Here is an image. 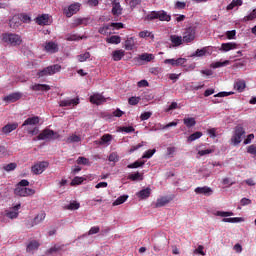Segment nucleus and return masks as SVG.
I'll return each instance as SVG.
<instances>
[{
  "label": "nucleus",
  "mask_w": 256,
  "mask_h": 256,
  "mask_svg": "<svg viewBox=\"0 0 256 256\" xmlns=\"http://www.w3.org/2000/svg\"><path fill=\"white\" fill-rule=\"evenodd\" d=\"M0 39L3 43L12 45V47H17L18 45H21L22 42L21 37L15 33H3L1 34Z\"/></svg>",
  "instance_id": "obj_1"
},
{
  "label": "nucleus",
  "mask_w": 256,
  "mask_h": 256,
  "mask_svg": "<svg viewBox=\"0 0 256 256\" xmlns=\"http://www.w3.org/2000/svg\"><path fill=\"white\" fill-rule=\"evenodd\" d=\"M61 135L51 129H44L38 136V141H55V139H59Z\"/></svg>",
  "instance_id": "obj_2"
},
{
  "label": "nucleus",
  "mask_w": 256,
  "mask_h": 256,
  "mask_svg": "<svg viewBox=\"0 0 256 256\" xmlns=\"http://www.w3.org/2000/svg\"><path fill=\"white\" fill-rule=\"evenodd\" d=\"M197 35V30L195 27H188L182 33L183 43H193Z\"/></svg>",
  "instance_id": "obj_3"
},
{
  "label": "nucleus",
  "mask_w": 256,
  "mask_h": 256,
  "mask_svg": "<svg viewBox=\"0 0 256 256\" xmlns=\"http://www.w3.org/2000/svg\"><path fill=\"white\" fill-rule=\"evenodd\" d=\"M35 193V189L28 187H16L14 189V195H17V197H33Z\"/></svg>",
  "instance_id": "obj_4"
},
{
  "label": "nucleus",
  "mask_w": 256,
  "mask_h": 256,
  "mask_svg": "<svg viewBox=\"0 0 256 256\" xmlns=\"http://www.w3.org/2000/svg\"><path fill=\"white\" fill-rule=\"evenodd\" d=\"M244 135H245V129L243 128V126H236L234 130V135L231 138V142L233 143V145H239Z\"/></svg>",
  "instance_id": "obj_5"
},
{
  "label": "nucleus",
  "mask_w": 256,
  "mask_h": 256,
  "mask_svg": "<svg viewBox=\"0 0 256 256\" xmlns=\"http://www.w3.org/2000/svg\"><path fill=\"white\" fill-rule=\"evenodd\" d=\"M48 167H49V162L42 161L34 164L31 167V171L32 173H34V175H41V173H43V171H45V169H47Z\"/></svg>",
  "instance_id": "obj_6"
},
{
  "label": "nucleus",
  "mask_w": 256,
  "mask_h": 256,
  "mask_svg": "<svg viewBox=\"0 0 256 256\" xmlns=\"http://www.w3.org/2000/svg\"><path fill=\"white\" fill-rule=\"evenodd\" d=\"M13 210H6L5 217L8 219H17L19 217V209H21V204H17L12 208Z\"/></svg>",
  "instance_id": "obj_7"
},
{
  "label": "nucleus",
  "mask_w": 256,
  "mask_h": 256,
  "mask_svg": "<svg viewBox=\"0 0 256 256\" xmlns=\"http://www.w3.org/2000/svg\"><path fill=\"white\" fill-rule=\"evenodd\" d=\"M79 9H80L79 4H77V3L72 4L68 8L64 9V15L68 18L73 17V15H75V13H77L79 11Z\"/></svg>",
  "instance_id": "obj_8"
},
{
  "label": "nucleus",
  "mask_w": 256,
  "mask_h": 256,
  "mask_svg": "<svg viewBox=\"0 0 256 256\" xmlns=\"http://www.w3.org/2000/svg\"><path fill=\"white\" fill-rule=\"evenodd\" d=\"M194 191L196 195H205L206 197L213 194V189L209 186L197 187Z\"/></svg>",
  "instance_id": "obj_9"
},
{
  "label": "nucleus",
  "mask_w": 256,
  "mask_h": 256,
  "mask_svg": "<svg viewBox=\"0 0 256 256\" xmlns=\"http://www.w3.org/2000/svg\"><path fill=\"white\" fill-rule=\"evenodd\" d=\"M187 59L178 58V59H166L164 60L165 65H172V67H180V65H185Z\"/></svg>",
  "instance_id": "obj_10"
},
{
  "label": "nucleus",
  "mask_w": 256,
  "mask_h": 256,
  "mask_svg": "<svg viewBox=\"0 0 256 256\" xmlns=\"http://www.w3.org/2000/svg\"><path fill=\"white\" fill-rule=\"evenodd\" d=\"M60 107H76V105H79V97L74 98V99H65L61 100L59 102Z\"/></svg>",
  "instance_id": "obj_11"
},
{
  "label": "nucleus",
  "mask_w": 256,
  "mask_h": 256,
  "mask_svg": "<svg viewBox=\"0 0 256 256\" xmlns=\"http://www.w3.org/2000/svg\"><path fill=\"white\" fill-rule=\"evenodd\" d=\"M22 94L19 92H15V93H11L7 96H5L3 98V101H5V103H15L17 101H19V99H21Z\"/></svg>",
  "instance_id": "obj_12"
},
{
  "label": "nucleus",
  "mask_w": 256,
  "mask_h": 256,
  "mask_svg": "<svg viewBox=\"0 0 256 256\" xmlns=\"http://www.w3.org/2000/svg\"><path fill=\"white\" fill-rule=\"evenodd\" d=\"M91 23L90 17H84V18H75L73 21V27H79V25H84V27H87Z\"/></svg>",
  "instance_id": "obj_13"
},
{
  "label": "nucleus",
  "mask_w": 256,
  "mask_h": 256,
  "mask_svg": "<svg viewBox=\"0 0 256 256\" xmlns=\"http://www.w3.org/2000/svg\"><path fill=\"white\" fill-rule=\"evenodd\" d=\"M39 121V116L29 117L23 122L22 127H34V125H39Z\"/></svg>",
  "instance_id": "obj_14"
},
{
  "label": "nucleus",
  "mask_w": 256,
  "mask_h": 256,
  "mask_svg": "<svg viewBox=\"0 0 256 256\" xmlns=\"http://www.w3.org/2000/svg\"><path fill=\"white\" fill-rule=\"evenodd\" d=\"M105 101V97H103L101 94H94L90 96V103H93V105H103Z\"/></svg>",
  "instance_id": "obj_15"
},
{
  "label": "nucleus",
  "mask_w": 256,
  "mask_h": 256,
  "mask_svg": "<svg viewBox=\"0 0 256 256\" xmlns=\"http://www.w3.org/2000/svg\"><path fill=\"white\" fill-rule=\"evenodd\" d=\"M19 127V123L14 122V123H8L4 127H2V133L4 135H9V133H12V131H15Z\"/></svg>",
  "instance_id": "obj_16"
},
{
  "label": "nucleus",
  "mask_w": 256,
  "mask_h": 256,
  "mask_svg": "<svg viewBox=\"0 0 256 256\" xmlns=\"http://www.w3.org/2000/svg\"><path fill=\"white\" fill-rule=\"evenodd\" d=\"M44 49L47 53H57L59 51L57 43L53 41L46 42V44L44 45Z\"/></svg>",
  "instance_id": "obj_17"
},
{
  "label": "nucleus",
  "mask_w": 256,
  "mask_h": 256,
  "mask_svg": "<svg viewBox=\"0 0 256 256\" xmlns=\"http://www.w3.org/2000/svg\"><path fill=\"white\" fill-rule=\"evenodd\" d=\"M237 47H239V45L234 42L222 43L220 51L227 53V51H233V49H237Z\"/></svg>",
  "instance_id": "obj_18"
},
{
  "label": "nucleus",
  "mask_w": 256,
  "mask_h": 256,
  "mask_svg": "<svg viewBox=\"0 0 256 256\" xmlns=\"http://www.w3.org/2000/svg\"><path fill=\"white\" fill-rule=\"evenodd\" d=\"M171 198L167 197V196H163L161 198H158L156 203H155V207L159 208V207H165V205L171 203Z\"/></svg>",
  "instance_id": "obj_19"
},
{
  "label": "nucleus",
  "mask_w": 256,
  "mask_h": 256,
  "mask_svg": "<svg viewBox=\"0 0 256 256\" xmlns=\"http://www.w3.org/2000/svg\"><path fill=\"white\" fill-rule=\"evenodd\" d=\"M45 217H47V214L43 211L37 214V216H35V218L33 219L31 227H35V225H39V223H43V221H45Z\"/></svg>",
  "instance_id": "obj_20"
},
{
  "label": "nucleus",
  "mask_w": 256,
  "mask_h": 256,
  "mask_svg": "<svg viewBox=\"0 0 256 256\" xmlns=\"http://www.w3.org/2000/svg\"><path fill=\"white\" fill-rule=\"evenodd\" d=\"M246 87H247V83L245 82V80H237L234 83V89H236V91H238V93H243V91H245Z\"/></svg>",
  "instance_id": "obj_21"
},
{
  "label": "nucleus",
  "mask_w": 256,
  "mask_h": 256,
  "mask_svg": "<svg viewBox=\"0 0 256 256\" xmlns=\"http://www.w3.org/2000/svg\"><path fill=\"white\" fill-rule=\"evenodd\" d=\"M170 41L173 45V47H180V45H183V37L178 35H171Z\"/></svg>",
  "instance_id": "obj_22"
},
{
  "label": "nucleus",
  "mask_w": 256,
  "mask_h": 256,
  "mask_svg": "<svg viewBox=\"0 0 256 256\" xmlns=\"http://www.w3.org/2000/svg\"><path fill=\"white\" fill-rule=\"evenodd\" d=\"M37 25H49V14H42L36 18Z\"/></svg>",
  "instance_id": "obj_23"
},
{
  "label": "nucleus",
  "mask_w": 256,
  "mask_h": 256,
  "mask_svg": "<svg viewBox=\"0 0 256 256\" xmlns=\"http://www.w3.org/2000/svg\"><path fill=\"white\" fill-rule=\"evenodd\" d=\"M32 91H50L51 86L47 84H34L31 86Z\"/></svg>",
  "instance_id": "obj_24"
},
{
  "label": "nucleus",
  "mask_w": 256,
  "mask_h": 256,
  "mask_svg": "<svg viewBox=\"0 0 256 256\" xmlns=\"http://www.w3.org/2000/svg\"><path fill=\"white\" fill-rule=\"evenodd\" d=\"M136 195L139 199H148V197H151V188L147 187L139 191Z\"/></svg>",
  "instance_id": "obj_25"
},
{
  "label": "nucleus",
  "mask_w": 256,
  "mask_h": 256,
  "mask_svg": "<svg viewBox=\"0 0 256 256\" xmlns=\"http://www.w3.org/2000/svg\"><path fill=\"white\" fill-rule=\"evenodd\" d=\"M125 57L124 50H115L112 52V59L113 61H121Z\"/></svg>",
  "instance_id": "obj_26"
},
{
  "label": "nucleus",
  "mask_w": 256,
  "mask_h": 256,
  "mask_svg": "<svg viewBox=\"0 0 256 256\" xmlns=\"http://www.w3.org/2000/svg\"><path fill=\"white\" fill-rule=\"evenodd\" d=\"M20 25H21V19L19 18V16H14L9 21L10 29H17V27H19Z\"/></svg>",
  "instance_id": "obj_27"
},
{
  "label": "nucleus",
  "mask_w": 256,
  "mask_h": 256,
  "mask_svg": "<svg viewBox=\"0 0 256 256\" xmlns=\"http://www.w3.org/2000/svg\"><path fill=\"white\" fill-rule=\"evenodd\" d=\"M37 249H39V243L37 240H32L28 243L26 251L31 253V251H37Z\"/></svg>",
  "instance_id": "obj_28"
},
{
  "label": "nucleus",
  "mask_w": 256,
  "mask_h": 256,
  "mask_svg": "<svg viewBox=\"0 0 256 256\" xmlns=\"http://www.w3.org/2000/svg\"><path fill=\"white\" fill-rule=\"evenodd\" d=\"M106 43H109L110 45H119V43H121V36L113 35L106 38Z\"/></svg>",
  "instance_id": "obj_29"
},
{
  "label": "nucleus",
  "mask_w": 256,
  "mask_h": 256,
  "mask_svg": "<svg viewBox=\"0 0 256 256\" xmlns=\"http://www.w3.org/2000/svg\"><path fill=\"white\" fill-rule=\"evenodd\" d=\"M111 141H113V136L111 134H104L100 138L99 145H107V144L111 143Z\"/></svg>",
  "instance_id": "obj_30"
},
{
  "label": "nucleus",
  "mask_w": 256,
  "mask_h": 256,
  "mask_svg": "<svg viewBox=\"0 0 256 256\" xmlns=\"http://www.w3.org/2000/svg\"><path fill=\"white\" fill-rule=\"evenodd\" d=\"M158 19L159 21H171V15L167 14L164 10L158 11Z\"/></svg>",
  "instance_id": "obj_31"
},
{
  "label": "nucleus",
  "mask_w": 256,
  "mask_h": 256,
  "mask_svg": "<svg viewBox=\"0 0 256 256\" xmlns=\"http://www.w3.org/2000/svg\"><path fill=\"white\" fill-rule=\"evenodd\" d=\"M183 123L184 125H186L188 129H191V127H195V125H197V121L195 120V118H189V117L184 118Z\"/></svg>",
  "instance_id": "obj_32"
},
{
  "label": "nucleus",
  "mask_w": 256,
  "mask_h": 256,
  "mask_svg": "<svg viewBox=\"0 0 256 256\" xmlns=\"http://www.w3.org/2000/svg\"><path fill=\"white\" fill-rule=\"evenodd\" d=\"M127 199H129V195H122L120 197H118L114 202H113V207H117V205H123V203H125V201H127Z\"/></svg>",
  "instance_id": "obj_33"
},
{
  "label": "nucleus",
  "mask_w": 256,
  "mask_h": 256,
  "mask_svg": "<svg viewBox=\"0 0 256 256\" xmlns=\"http://www.w3.org/2000/svg\"><path fill=\"white\" fill-rule=\"evenodd\" d=\"M79 207H81V204H79V202L72 201V202H70V204L65 206V209H67L68 211H77V209H79Z\"/></svg>",
  "instance_id": "obj_34"
},
{
  "label": "nucleus",
  "mask_w": 256,
  "mask_h": 256,
  "mask_svg": "<svg viewBox=\"0 0 256 256\" xmlns=\"http://www.w3.org/2000/svg\"><path fill=\"white\" fill-rule=\"evenodd\" d=\"M123 9L121 8V4H119V2H116L113 4V7H112V15H121Z\"/></svg>",
  "instance_id": "obj_35"
},
{
  "label": "nucleus",
  "mask_w": 256,
  "mask_h": 256,
  "mask_svg": "<svg viewBox=\"0 0 256 256\" xmlns=\"http://www.w3.org/2000/svg\"><path fill=\"white\" fill-rule=\"evenodd\" d=\"M243 5V0H233L228 6L227 11L235 9V7H241Z\"/></svg>",
  "instance_id": "obj_36"
},
{
  "label": "nucleus",
  "mask_w": 256,
  "mask_h": 256,
  "mask_svg": "<svg viewBox=\"0 0 256 256\" xmlns=\"http://www.w3.org/2000/svg\"><path fill=\"white\" fill-rule=\"evenodd\" d=\"M49 75H55V73H59L61 71V65L54 64L52 66H48Z\"/></svg>",
  "instance_id": "obj_37"
},
{
  "label": "nucleus",
  "mask_w": 256,
  "mask_h": 256,
  "mask_svg": "<svg viewBox=\"0 0 256 256\" xmlns=\"http://www.w3.org/2000/svg\"><path fill=\"white\" fill-rule=\"evenodd\" d=\"M128 179H130V181H143V174L136 172L134 174H130Z\"/></svg>",
  "instance_id": "obj_38"
},
{
  "label": "nucleus",
  "mask_w": 256,
  "mask_h": 256,
  "mask_svg": "<svg viewBox=\"0 0 256 256\" xmlns=\"http://www.w3.org/2000/svg\"><path fill=\"white\" fill-rule=\"evenodd\" d=\"M201 137H203V132L197 131L188 137V141L189 142L197 141V139H201Z\"/></svg>",
  "instance_id": "obj_39"
},
{
  "label": "nucleus",
  "mask_w": 256,
  "mask_h": 256,
  "mask_svg": "<svg viewBox=\"0 0 256 256\" xmlns=\"http://www.w3.org/2000/svg\"><path fill=\"white\" fill-rule=\"evenodd\" d=\"M145 165V161L137 160L132 164H129L128 169H139V167H143Z\"/></svg>",
  "instance_id": "obj_40"
},
{
  "label": "nucleus",
  "mask_w": 256,
  "mask_h": 256,
  "mask_svg": "<svg viewBox=\"0 0 256 256\" xmlns=\"http://www.w3.org/2000/svg\"><path fill=\"white\" fill-rule=\"evenodd\" d=\"M133 47H135V43H133V38L127 39L124 44V48L126 51H133Z\"/></svg>",
  "instance_id": "obj_41"
},
{
  "label": "nucleus",
  "mask_w": 256,
  "mask_h": 256,
  "mask_svg": "<svg viewBox=\"0 0 256 256\" xmlns=\"http://www.w3.org/2000/svg\"><path fill=\"white\" fill-rule=\"evenodd\" d=\"M254 19H256V9L252 10V12L245 16L242 21L243 23H247V21H253Z\"/></svg>",
  "instance_id": "obj_42"
},
{
  "label": "nucleus",
  "mask_w": 256,
  "mask_h": 256,
  "mask_svg": "<svg viewBox=\"0 0 256 256\" xmlns=\"http://www.w3.org/2000/svg\"><path fill=\"white\" fill-rule=\"evenodd\" d=\"M80 141H81V136L76 135V134L71 135L66 140L67 143H80Z\"/></svg>",
  "instance_id": "obj_43"
},
{
  "label": "nucleus",
  "mask_w": 256,
  "mask_h": 256,
  "mask_svg": "<svg viewBox=\"0 0 256 256\" xmlns=\"http://www.w3.org/2000/svg\"><path fill=\"white\" fill-rule=\"evenodd\" d=\"M223 223H240V221H243V218L241 217H234V218H223Z\"/></svg>",
  "instance_id": "obj_44"
},
{
  "label": "nucleus",
  "mask_w": 256,
  "mask_h": 256,
  "mask_svg": "<svg viewBox=\"0 0 256 256\" xmlns=\"http://www.w3.org/2000/svg\"><path fill=\"white\" fill-rule=\"evenodd\" d=\"M154 19H159V11H152L146 16L147 21H154Z\"/></svg>",
  "instance_id": "obj_45"
},
{
  "label": "nucleus",
  "mask_w": 256,
  "mask_h": 256,
  "mask_svg": "<svg viewBox=\"0 0 256 256\" xmlns=\"http://www.w3.org/2000/svg\"><path fill=\"white\" fill-rule=\"evenodd\" d=\"M4 171H15L17 169V163L12 162L3 166Z\"/></svg>",
  "instance_id": "obj_46"
},
{
  "label": "nucleus",
  "mask_w": 256,
  "mask_h": 256,
  "mask_svg": "<svg viewBox=\"0 0 256 256\" xmlns=\"http://www.w3.org/2000/svg\"><path fill=\"white\" fill-rule=\"evenodd\" d=\"M76 163L78 165H91V162H89V158L83 156L78 157Z\"/></svg>",
  "instance_id": "obj_47"
},
{
  "label": "nucleus",
  "mask_w": 256,
  "mask_h": 256,
  "mask_svg": "<svg viewBox=\"0 0 256 256\" xmlns=\"http://www.w3.org/2000/svg\"><path fill=\"white\" fill-rule=\"evenodd\" d=\"M77 57H78V61L80 63H85V61H87V59H89V57H91V53L85 52L84 54H80Z\"/></svg>",
  "instance_id": "obj_48"
},
{
  "label": "nucleus",
  "mask_w": 256,
  "mask_h": 256,
  "mask_svg": "<svg viewBox=\"0 0 256 256\" xmlns=\"http://www.w3.org/2000/svg\"><path fill=\"white\" fill-rule=\"evenodd\" d=\"M139 37L141 39H145V37H150L151 39H155V35H153L151 32L147 30L139 32Z\"/></svg>",
  "instance_id": "obj_49"
},
{
  "label": "nucleus",
  "mask_w": 256,
  "mask_h": 256,
  "mask_svg": "<svg viewBox=\"0 0 256 256\" xmlns=\"http://www.w3.org/2000/svg\"><path fill=\"white\" fill-rule=\"evenodd\" d=\"M157 150L155 149H149L147 150L143 156H142V159H151V157H153V155H155Z\"/></svg>",
  "instance_id": "obj_50"
},
{
  "label": "nucleus",
  "mask_w": 256,
  "mask_h": 256,
  "mask_svg": "<svg viewBox=\"0 0 256 256\" xmlns=\"http://www.w3.org/2000/svg\"><path fill=\"white\" fill-rule=\"evenodd\" d=\"M122 133H135V128L133 126H123L120 127Z\"/></svg>",
  "instance_id": "obj_51"
},
{
  "label": "nucleus",
  "mask_w": 256,
  "mask_h": 256,
  "mask_svg": "<svg viewBox=\"0 0 256 256\" xmlns=\"http://www.w3.org/2000/svg\"><path fill=\"white\" fill-rule=\"evenodd\" d=\"M109 29H111V25L106 24V25L100 27L98 32L100 33V35H107Z\"/></svg>",
  "instance_id": "obj_52"
},
{
  "label": "nucleus",
  "mask_w": 256,
  "mask_h": 256,
  "mask_svg": "<svg viewBox=\"0 0 256 256\" xmlns=\"http://www.w3.org/2000/svg\"><path fill=\"white\" fill-rule=\"evenodd\" d=\"M83 181H85V178H84V177L76 176V177H74V179L71 181V185H81V183H83Z\"/></svg>",
  "instance_id": "obj_53"
},
{
  "label": "nucleus",
  "mask_w": 256,
  "mask_h": 256,
  "mask_svg": "<svg viewBox=\"0 0 256 256\" xmlns=\"http://www.w3.org/2000/svg\"><path fill=\"white\" fill-rule=\"evenodd\" d=\"M108 160L112 163H117L119 161V155H117V153L112 152L109 157Z\"/></svg>",
  "instance_id": "obj_54"
},
{
  "label": "nucleus",
  "mask_w": 256,
  "mask_h": 256,
  "mask_svg": "<svg viewBox=\"0 0 256 256\" xmlns=\"http://www.w3.org/2000/svg\"><path fill=\"white\" fill-rule=\"evenodd\" d=\"M63 247H65V245H54L53 247H51L50 249H48V253H57V251H61V249H63Z\"/></svg>",
  "instance_id": "obj_55"
},
{
  "label": "nucleus",
  "mask_w": 256,
  "mask_h": 256,
  "mask_svg": "<svg viewBox=\"0 0 256 256\" xmlns=\"http://www.w3.org/2000/svg\"><path fill=\"white\" fill-rule=\"evenodd\" d=\"M110 27H113L114 29L119 30V29H124L125 28V24H123L121 22H112L110 24Z\"/></svg>",
  "instance_id": "obj_56"
},
{
  "label": "nucleus",
  "mask_w": 256,
  "mask_h": 256,
  "mask_svg": "<svg viewBox=\"0 0 256 256\" xmlns=\"http://www.w3.org/2000/svg\"><path fill=\"white\" fill-rule=\"evenodd\" d=\"M140 59H141V61L149 62L153 59V54H147V53L142 54V55H140Z\"/></svg>",
  "instance_id": "obj_57"
},
{
  "label": "nucleus",
  "mask_w": 256,
  "mask_h": 256,
  "mask_svg": "<svg viewBox=\"0 0 256 256\" xmlns=\"http://www.w3.org/2000/svg\"><path fill=\"white\" fill-rule=\"evenodd\" d=\"M216 215L218 217H232L233 212L217 211Z\"/></svg>",
  "instance_id": "obj_58"
},
{
  "label": "nucleus",
  "mask_w": 256,
  "mask_h": 256,
  "mask_svg": "<svg viewBox=\"0 0 256 256\" xmlns=\"http://www.w3.org/2000/svg\"><path fill=\"white\" fill-rule=\"evenodd\" d=\"M205 247L203 245H199L197 249L194 250L195 255L205 256V251H203Z\"/></svg>",
  "instance_id": "obj_59"
},
{
  "label": "nucleus",
  "mask_w": 256,
  "mask_h": 256,
  "mask_svg": "<svg viewBox=\"0 0 256 256\" xmlns=\"http://www.w3.org/2000/svg\"><path fill=\"white\" fill-rule=\"evenodd\" d=\"M141 101V98L139 97H131L128 99L129 105H137Z\"/></svg>",
  "instance_id": "obj_60"
},
{
  "label": "nucleus",
  "mask_w": 256,
  "mask_h": 256,
  "mask_svg": "<svg viewBox=\"0 0 256 256\" xmlns=\"http://www.w3.org/2000/svg\"><path fill=\"white\" fill-rule=\"evenodd\" d=\"M153 113L151 112H144L141 114L140 119L141 121H147V119H150Z\"/></svg>",
  "instance_id": "obj_61"
},
{
  "label": "nucleus",
  "mask_w": 256,
  "mask_h": 256,
  "mask_svg": "<svg viewBox=\"0 0 256 256\" xmlns=\"http://www.w3.org/2000/svg\"><path fill=\"white\" fill-rule=\"evenodd\" d=\"M38 77H45L49 75V67L44 68L43 70L37 73Z\"/></svg>",
  "instance_id": "obj_62"
},
{
  "label": "nucleus",
  "mask_w": 256,
  "mask_h": 256,
  "mask_svg": "<svg viewBox=\"0 0 256 256\" xmlns=\"http://www.w3.org/2000/svg\"><path fill=\"white\" fill-rule=\"evenodd\" d=\"M185 7H187V3H185V2L177 1L175 3L176 9H185Z\"/></svg>",
  "instance_id": "obj_63"
},
{
  "label": "nucleus",
  "mask_w": 256,
  "mask_h": 256,
  "mask_svg": "<svg viewBox=\"0 0 256 256\" xmlns=\"http://www.w3.org/2000/svg\"><path fill=\"white\" fill-rule=\"evenodd\" d=\"M16 187H29V182L28 180L23 179L17 183Z\"/></svg>",
  "instance_id": "obj_64"
}]
</instances>
